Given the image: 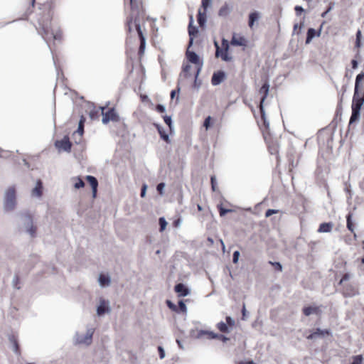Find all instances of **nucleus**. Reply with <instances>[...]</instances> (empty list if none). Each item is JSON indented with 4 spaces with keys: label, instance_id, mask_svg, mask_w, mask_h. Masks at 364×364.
Masks as SVG:
<instances>
[{
    "label": "nucleus",
    "instance_id": "52",
    "mask_svg": "<svg viewBox=\"0 0 364 364\" xmlns=\"http://www.w3.org/2000/svg\"><path fill=\"white\" fill-rule=\"evenodd\" d=\"M165 188V183H159L156 186L157 191L162 195L164 189Z\"/></svg>",
    "mask_w": 364,
    "mask_h": 364
},
{
    "label": "nucleus",
    "instance_id": "63",
    "mask_svg": "<svg viewBox=\"0 0 364 364\" xmlns=\"http://www.w3.org/2000/svg\"><path fill=\"white\" fill-rule=\"evenodd\" d=\"M246 312L247 311H246V309H245V305L243 304L242 309L243 319L245 318V317L246 316Z\"/></svg>",
    "mask_w": 364,
    "mask_h": 364
},
{
    "label": "nucleus",
    "instance_id": "31",
    "mask_svg": "<svg viewBox=\"0 0 364 364\" xmlns=\"http://www.w3.org/2000/svg\"><path fill=\"white\" fill-rule=\"evenodd\" d=\"M191 66L188 64L183 66V72L179 75L178 84L181 82V78L183 76L184 77H190L191 76L190 73V70Z\"/></svg>",
    "mask_w": 364,
    "mask_h": 364
},
{
    "label": "nucleus",
    "instance_id": "9",
    "mask_svg": "<svg viewBox=\"0 0 364 364\" xmlns=\"http://www.w3.org/2000/svg\"><path fill=\"white\" fill-rule=\"evenodd\" d=\"M331 331L328 329H321L317 328L314 329L309 335L306 336L309 340H315L317 338H323L326 336H331Z\"/></svg>",
    "mask_w": 364,
    "mask_h": 364
},
{
    "label": "nucleus",
    "instance_id": "29",
    "mask_svg": "<svg viewBox=\"0 0 364 364\" xmlns=\"http://www.w3.org/2000/svg\"><path fill=\"white\" fill-rule=\"evenodd\" d=\"M232 11V7H230L228 4L225 3L218 11V16L221 17L228 16Z\"/></svg>",
    "mask_w": 364,
    "mask_h": 364
},
{
    "label": "nucleus",
    "instance_id": "61",
    "mask_svg": "<svg viewBox=\"0 0 364 364\" xmlns=\"http://www.w3.org/2000/svg\"><path fill=\"white\" fill-rule=\"evenodd\" d=\"M146 188H147V186L146 185H144L141 188V197H144L145 195H146Z\"/></svg>",
    "mask_w": 364,
    "mask_h": 364
},
{
    "label": "nucleus",
    "instance_id": "18",
    "mask_svg": "<svg viewBox=\"0 0 364 364\" xmlns=\"http://www.w3.org/2000/svg\"><path fill=\"white\" fill-rule=\"evenodd\" d=\"M174 290L180 297L186 296L190 294L189 289L182 283L177 284L174 287Z\"/></svg>",
    "mask_w": 364,
    "mask_h": 364
},
{
    "label": "nucleus",
    "instance_id": "5",
    "mask_svg": "<svg viewBox=\"0 0 364 364\" xmlns=\"http://www.w3.org/2000/svg\"><path fill=\"white\" fill-rule=\"evenodd\" d=\"M21 219L23 221V225L26 232L31 237L36 235V227L33 225V220L32 215L28 212H23L19 214Z\"/></svg>",
    "mask_w": 364,
    "mask_h": 364
},
{
    "label": "nucleus",
    "instance_id": "13",
    "mask_svg": "<svg viewBox=\"0 0 364 364\" xmlns=\"http://www.w3.org/2000/svg\"><path fill=\"white\" fill-rule=\"evenodd\" d=\"M111 311L110 303L108 300H105L102 298L100 299V304L97 307V314L102 316L105 313H109Z\"/></svg>",
    "mask_w": 364,
    "mask_h": 364
},
{
    "label": "nucleus",
    "instance_id": "41",
    "mask_svg": "<svg viewBox=\"0 0 364 364\" xmlns=\"http://www.w3.org/2000/svg\"><path fill=\"white\" fill-rule=\"evenodd\" d=\"M19 277L18 274H15L12 280V286L14 289H19Z\"/></svg>",
    "mask_w": 364,
    "mask_h": 364
},
{
    "label": "nucleus",
    "instance_id": "22",
    "mask_svg": "<svg viewBox=\"0 0 364 364\" xmlns=\"http://www.w3.org/2000/svg\"><path fill=\"white\" fill-rule=\"evenodd\" d=\"M133 26L135 27V28L138 33L139 40H140V43H146V38L142 33V31L141 28V25H140V21L138 20L137 17H136V16L134 17V24H133Z\"/></svg>",
    "mask_w": 364,
    "mask_h": 364
},
{
    "label": "nucleus",
    "instance_id": "19",
    "mask_svg": "<svg viewBox=\"0 0 364 364\" xmlns=\"http://www.w3.org/2000/svg\"><path fill=\"white\" fill-rule=\"evenodd\" d=\"M93 335V330L88 329L85 336H83V339H80L79 338H75V343L77 344L85 343L89 345L91 343L92 338Z\"/></svg>",
    "mask_w": 364,
    "mask_h": 364
},
{
    "label": "nucleus",
    "instance_id": "4",
    "mask_svg": "<svg viewBox=\"0 0 364 364\" xmlns=\"http://www.w3.org/2000/svg\"><path fill=\"white\" fill-rule=\"evenodd\" d=\"M364 102V73L356 76L353 101Z\"/></svg>",
    "mask_w": 364,
    "mask_h": 364
},
{
    "label": "nucleus",
    "instance_id": "47",
    "mask_svg": "<svg viewBox=\"0 0 364 364\" xmlns=\"http://www.w3.org/2000/svg\"><path fill=\"white\" fill-rule=\"evenodd\" d=\"M84 186H85L84 181L81 178H77V182L74 184V187L77 189H79L80 188L84 187Z\"/></svg>",
    "mask_w": 364,
    "mask_h": 364
},
{
    "label": "nucleus",
    "instance_id": "53",
    "mask_svg": "<svg viewBox=\"0 0 364 364\" xmlns=\"http://www.w3.org/2000/svg\"><path fill=\"white\" fill-rule=\"evenodd\" d=\"M156 110L160 113L166 112V107L164 105L159 104L156 106Z\"/></svg>",
    "mask_w": 364,
    "mask_h": 364
},
{
    "label": "nucleus",
    "instance_id": "27",
    "mask_svg": "<svg viewBox=\"0 0 364 364\" xmlns=\"http://www.w3.org/2000/svg\"><path fill=\"white\" fill-rule=\"evenodd\" d=\"M297 204H299L302 210L301 213H306L309 208V202L302 196H297Z\"/></svg>",
    "mask_w": 364,
    "mask_h": 364
},
{
    "label": "nucleus",
    "instance_id": "56",
    "mask_svg": "<svg viewBox=\"0 0 364 364\" xmlns=\"http://www.w3.org/2000/svg\"><path fill=\"white\" fill-rule=\"evenodd\" d=\"M146 48V43H140L139 48V55H142L144 53Z\"/></svg>",
    "mask_w": 364,
    "mask_h": 364
},
{
    "label": "nucleus",
    "instance_id": "38",
    "mask_svg": "<svg viewBox=\"0 0 364 364\" xmlns=\"http://www.w3.org/2000/svg\"><path fill=\"white\" fill-rule=\"evenodd\" d=\"M217 327L219 329V331L223 332V333H229L230 332V329H229L228 326L223 321L219 322L217 324Z\"/></svg>",
    "mask_w": 364,
    "mask_h": 364
},
{
    "label": "nucleus",
    "instance_id": "16",
    "mask_svg": "<svg viewBox=\"0 0 364 364\" xmlns=\"http://www.w3.org/2000/svg\"><path fill=\"white\" fill-rule=\"evenodd\" d=\"M225 79V73L224 71L219 70L213 74L211 78V83L213 85L216 86L220 85Z\"/></svg>",
    "mask_w": 364,
    "mask_h": 364
},
{
    "label": "nucleus",
    "instance_id": "10",
    "mask_svg": "<svg viewBox=\"0 0 364 364\" xmlns=\"http://www.w3.org/2000/svg\"><path fill=\"white\" fill-rule=\"evenodd\" d=\"M301 311L306 316H309L312 314L321 316L322 314L321 306H317L315 304L304 306Z\"/></svg>",
    "mask_w": 364,
    "mask_h": 364
},
{
    "label": "nucleus",
    "instance_id": "36",
    "mask_svg": "<svg viewBox=\"0 0 364 364\" xmlns=\"http://www.w3.org/2000/svg\"><path fill=\"white\" fill-rule=\"evenodd\" d=\"M201 69H202V65H200V66L197 68V71L195 75L193 87H196L197 90H198L200 88V85H201L200 81L198 80V77L199 75V73H200Z\"/></svg>",
    "mask_w": 364,
    "mask_h": 364
},
{
    "label": "nucleus",
    "instance_id": "60",
    "mask_svg": "<svg viewBox=\"0 0 364 364\" xmlns=\"http://www.w3.org/2000/svg\"><path fill=\"white\" fill-rule=\"evenodd\" d=\"M181 90V88L179 87V85H178V87H177V90H173L171 92V99H173L176 94V93H178Z\"/></svg>",
    "mask_w": 364,
    "mask_h": 364
},
{
    "label": "nucleus",
    "instance_id": "2",
    "mask_svg": "<svg viewBox=\"0 0 364 364\" xmlns=\"http://www.w3.org/2000/svg\"><path fill=\"white\" fill-rule=\"evenodd\" d=\"M16 192L14 186L9 187L4 196L3 208L4 212H11L16 206Z\"/></svg>",
    "mask_w": 364,
    "mask_h": 364
},
{
    "label": "nucleus",
    "instance_id": "17",
    "mask_svg": "<svg viewBox=\"0 0 364 364\" xmlns=\"http://www.w3.org/2000/svg\"><path fill=\"white\" fill-rule=\"evenodd\" d=\"M193 16H190V23L188 25V35L189 39V47H191L193 43L194 36L198 33V29L196 26H193Z\"/></svg>",
    "mask_w": 364,
    "mask_h": 364
},
{
    "label": "nucleus",
    "instance_id": "6",
    "mask_svg": "<svg viewBox=\"0 0 364 364\" xmlns=\"http://www.w3.org/2000/svg\"><path fill=\"white\" fill-rule=\"evenodd\" d=\"M139 4L140 3L137 0H130L132 13L127 21L129 32L132 31L133 24H134V17H137V19L139 20Z\"/></svg>",
    "mask_w": 364,
    "mask_h": 364
},
{
    "label": "nucleus",
    "instance_id": "40",
    "mask_svg": "<svg viewBox=\"0 0 364 364\" xmlns=\"http://www.w3.org/2000/svg\"><path fill=\"white\" fill-rule=\"evenodd\" d=\"M361 31L358 30L356 33V41L355 43V46L357 48H360L361 47Z\"/></svg>",
    "mask_w": 364,
    "mask_h": 364
},
{
    "label": "nucleus",
    "instance_id": "64",
    "mask_svg": "<svg viewBox=\"0 0 364 364\" xmlns=\"http://www.w3.org/2000/svg\"><path fill=\"white\" fill-rule=\"evenodd\" d=\"M181 220H180V219H178V220H176V221L174 222L175 226H179V225H180V224H181Z\"/></svg>",
    "mask_w": 364,
    "mask_h": 364
},
{
    "label": "nucleus",
    "instance_id": "20",
    "mask_svg": "<svg viewBox=\"0 0 364 364\" xmlns=\"http://www.w3.org/2000/svg\"><path fill=\"white\" fill-rule=\"evenodd\" d=\"M186 57L191 63L197 65L198 68L200 66V65H203V63L200 62V58H199L198 55L196 53H195L194 51L187 50L186 51Z\"/></svg>",
    "mask_w": 364,
    "mask_h": 364
},
{
    "label": "nucleus",
    "instance_id": "39",
    "mask_svg": "<svg viewBox=\"0 0 364 364\" xmlns=\"http://www.w3.org/2000/svg\"><path fill=\"white\" fill-rule=\"evenodd\" d=\"M163 118H164V122L168 126L170 131L171 132L173 129V127L171 116L165 115V116H164Z\"/></svg>",
    "mask_w": 364,
    "mask_h": 364
},
{
    "label": "nucleus",
    "instance_id": "62",
    "mask_svg": "<svg viewBox=\"0 0 364 364\" xmlns=\"http://www.w3.org/2000/svg\"><path fill=\"white\" fill-rule=\"evenodd\" d=\"M351 65L353 69H356L358 68V61L355 59L351 60Z\"/></svg>",
    "mask_w": 364,
    "mask_h": 364
},
{
    "label": "nucleus",
    "instance_id": "28",
    "mask_svg": "<svg viewBox=\"0 0 364 364\" xmlns=\"http://www.w3.org/2000/svg\"><path fill=\"white\" fill-rule=\"evenodd\" d=\"M333 227V224L331 222L329 223H323L320 224L318 232H330Z\"/></svg>",
    "mask_w": 364,
    "mask_h": 364
},
{
    "label": "nucleus",
    "instance_id": "37",
    "mask_svg": "<svg viewBox=\"0 0 364 364\" xmlns=\"http://www.w3.org/2000/svg\"><path fill=\"white\" fill-rule=\"evenodd\" d=\"M84 122H85V118L83 116H82L79 121L77 129L75 132L80 136L83 134V132H84Z\"/></svg>",
    "mask_w": 364,
    "mask_h": 364
},
{
    "label": "nucleus",
    "instance_id": "44",
    "mask_svg": "<svg viewBox=\"0 0 364 364\" xmlns=\"http://www.w3.org/2000/svg\"><path fill=\"white\" fill-rule=\"evenodd\" d=\"M218 208H219V213H220V216H224L225 215H226L228 213H230V212H232V210L231 209H226V208H224L222 205H218Z\"/></svg>",
    "mask_w": 364,
    "mask_h": 364
},
{
    "label": "nucleus",
    "instance_id": "7",
    "mask_svg": "<svg viewBox=\"0 0 364 364\" xmlns=\"http://www.w3.org/2000/svg\"><path fill=\"white\" fill-rule=\"evenodd\" d=\"M269 90V85L267 82H264L259 90V93L262 95L259 103V110L261 112L262 119H263L264 122V124L267 128L269 127V124L267 121L262 104L268 95Z\"/></svg>",
    "mask_w": 364,
    "mask_h": 364
},
{
    "label": "nucleus",
    "instance_id": "3",
    "mask_svg": "<svg viewBox=\"0 0 364 364\" xmlns=\"http://www.w3.org/2000/svg\"><path fill=\"white\" fill-rule=\"evenodd\" d=\"M349 279L350 274L346 273L343 275L339 282V284L342 285L341 294L344 297H353L359 294V290L356 286L350 283H345V282L348 281Z\"/></svg>",
    "mask_w": 364,
    "mask_h": 364
},
{
    "label": "nucleus",
    "instance_id": "14",
    "mask_svg": "<svg viewBox=\"0 0 364 364\" xmlns=\"http://www.w3.org/2000/svg\"><path fill=\"white\" fill-rule=\"evenodd\" d=\"M363 103H361L360 100L358 102H352V114L350 119V123H353L357 121L360 117V110Z\"/></svg>",
    "mask_w": 364,
    "mask_h": 364
},
{
    "label": "nucleus",
    "instance_id": "58",
    "mask_svg": "<svg viewBox=\"0 0 364 364\" xmlns=\"http://www.w3.org/2000/svg\"><path fill=\"white\" fill-rule=\"evenodd\" d=\"M277 213V210H274V209H268L266 213H265V216L267 218V217H269L271 216L272 215L274 214V213Z\"/></svg>",
    "mask_w": 364,
    "mask_h": 364
},
{
    "label": "nucleus",
    "instance_id": "32",
    "mask_svg": "<svg viewBox=\"0 0 364 364\" xmlns=\"http://www.w3.org/2000/svg\"><path fill=\"white\" fill-rule=\"evenodd\" d=\"M10 343L12 344L13 350L15 353L19 354V346L18 343L17 338L15 337V336L11 335L9 338Z\"/></svg>",
    "mask_w": 364,
    "mask_h": 364
},
{
    "label": "nucleus",
    "instance_id": "30",
    "mask_svg": "<svg viewBox=\"0 0 364 364\" xmlns=\"http://www.w3.org/2000/svg\"><path fill=\"white\" fill-rule=\"evenodd\" d=\"M259 18V14L257 11H254L250 14L249 15V22L248 25L250 28H252L255 22L257 21Z\"/></svg>",
    "mask_w": 364,
    "mask_h": 364
},
{
    "label": "nucleus",
    "instance_id": "54",
    "mask_svg": "<svg viewBox=\"0 0 364 364\" xmlns=\"http://www.w3.org/2000/svg\"><path fill=\"white\" fill-rule=\"evenodd\" d=\"M210 116L207 117L204 120L203 126L205 127L206 129H208L210 127Z\"/></svg>",
    "mask_w": 364,
    "mask_h": 364
},
{
    "label": "nucleus",
    "instance_id": "59",
    "mask_svg": "<svg viewBox=\"0 0 364 364\" xmlns=\"http://www.w3.org/2000/svg\"><path fill=\"white\" fill-rule=\"evenodd\" d=\"M158 350L159 352V358L161 359H163L165 357V352H164V348L161 346H159Z\"/></svg>",
    "mask_w": 364,
    "mask_h": 364
},
{
    "label": "nucleus",
    "instance_id": "35",
    "mask_svg": "<svg viewBox=\"0 0 364 364\" xmlns=\"http://www.w3.org/2000/svg\"><path fill=\"white\" fill-rule=\"evenodd\" d=\"M87 181L90 184L92 189H96L98 186V181L95 176H87L86 177Z\"/></svg>",
    "mask_w": 364,
    "mask_h": 364
},
{
    "label": "nucleus",
    "instance_id": "50",
    "mask_svg": "<svg viewBox=\"0 0 364 364\" xmlns=\"http://www.w3.org/2000/svg\"><path fill=\"white\" fill-rule=\"evenodd\" d=\"M240 252L236 250L233 252V255H232V262L234 264H236L238 262V260H239V257H240Z\"/></svg>",
    "mask_w": 364,
    "mask_h": 364
},
{
    "label": "nucleus",
    "instance_id": "42",
    "mask_svg": "<svg viewBox=\"0 0 364 364\" xmlns=\"http://www.w3.org/2000/svg\"><path fill=\"white\" fill-rule=\"evenodd\" d=\"M159 223L160 225V231L161 232L164 231L166 229V225H167V222H166V219L164 217L160 218L159 220Z\"/></svg>",
    "mask_w": 364,
    "mask_h": 364
},
{
    "label": "nucleus",
    "instance_id": "45",
    "mask_svg": "<svg viewBox=\"0 0 364 364\" xmlns=\"http://www.w3.org/2000/svg\"><path fill=\"white\" fill-rule=\"evenodd\" d=\"M167 306L175 312H178V308L170 300H166Z\"/></svg>",
    "mask_w": 364,
    "mask_h": 364
},
{
    "label": "nucleus",
    "instance_id": "57",
    "mask_svg": "<svg viewBox=\"0 0 364 364\" xmlns=\"http://www.w3.org/2000/svg\"><path fill=\"white\" fill-rule=\"evenodd\" d=\"M215 48H216V50H215V56L216 57H219L221 55V50H223V49H220L218 43L215 41Z\"/></svg>",
    "mask_w": 364,
    "mask_h": 364
},
{
    "label": "nucleus",
    "instance_id": "23",
    "mask_svg": "<svg viewBox=\"0 0 364 364\" xmlns=\"http://www.w3.org/2000/svg\"><path fill=\"white\" fill-rule=\"evenodd\" d=\"M154 125L157 129V131H158V132H159V134L160 135V137L163 140H164L166 143H168V144L171 143V140H170L169 136L166 132L164 129L159 124L154 123Z\"/></svg>",
    "mask_w": 364,
    "mask_h": 364
},
{
    "label": "nucleus",
    "instance_id": "43",
    "mask_svg": "<svg viewBox=\"0 0 364 364\" xmlns=\"http://www.w3.org/2000/svg\"><path fill=\"white\" fill-rule=\"evenodd\" d=\"M231 44L232 46H242L244 44V39L240 38V39L233 37L231 40Z\"/></svg>",
    "mask_w": 364,
    "mask_h": 364
},
{
    "label": "nucleus",
    "instance_id": "8",
    "mask_svg": "<svg viewBox=\"0 0 364 364\" xmlns=\"http://www.w3.org/2000/svg\"><path fill=\"white\" fill-rule=\"evenodd\" d=\"M102 114V122L103 124H107L109 121L117 122L119 121V115L115 112L114 108L109 109L107 112H104V109H105L104 107H101Z\"/></svg>",
    "mask_w": 364,
    "mask_h": 364
},
{
    "label": "nucleus",
    "instance_id": "26",
    "mask_svg": "<svg viewBox=\"0 0 364 364\" xmlns=\"http://www.w3.org/2000/svg\"><path fill=\"white\" fill-rule=\"evenodd\" d=\"M98 282L101 287H108L111 284V278L109 275L100 274L98 277Z\"/></svg>",
    "mask_w": 364,
    "mask_h": 364
},
{
    "label": "nucleus",
    "instance_id": "46",
    "mask_svg": "<svg viewBox=\"0 0 364 364\" xmlns=\"http://www.w3.org/2000/svg\"><path fill=\"white\" fill-rule=\"evenodd\" d=\"M201 4L204 11L206 12L207 9L211 6L212 0H201Z\"/></svg>",
    "mask_w": 364,
    "mask_h": 364
},
{
    "label": "nucleus",
    "instance_id": "33",
    "mask_svg": "<svg viewBox=\"0 0 364 364\" xmlns=\"http://www.w3.org/2000/svg\"><path fill=\"white\" fill-rule=\"evenodd\" d=\"M198 23L200 27H203L206 23V12H201L200 10L198 11Z\"/></svg>",
    "mask_w": 364,
    "mask_h": 364
},
{
    "label": "nucleus",
    "instance_id": "12",
    "mask_svg": "<svg viewBox=\"0 0 364 364\" xmlns=\"http://www.w3.org/2000/svg\"><path fill=\"white\" fill-rule=\"evenodd\" d=\"M55 146L59 150L70 152L71 151L72 144L70 141L69 137L65 136L61 140H57L55 142Z\"/></svg>",
    "mask_w": 364,
    "mask_h": 364
},
{
    "label": "nucleus",
    "instance_id": "51",
    "mask_svg": "<svg viewBox=\"0 0 364 364\" xmlns=\"http://www.w3.org/2000/svg\"><path fill=\"white\" fill-rule=\"evenodd\" d=\"M226 324L228 326H233L235 323V320L231 316H227L226 318Z\"/></svg>",
    "mask_w": 364,
    "mask_h": 364
},
{
    "label": "nucleus",
    "instance_id": "34",
    "mask_svg": "<svg viewBox=\"0 0 364 364\" xmlns=\"http://www.w3.org/2000/svg\"><path fill=\"white\" fill-rule=\"evenodd\" d=\"M319 35H320V31L316 32L315 31V29H314V28H309V30L307 31L306 43H309L314 37H315L316 36H318Z\"/></svg>",
    "mask_w": 364,
    "mask_h": 364
},
{
    "label": "nucleus",
    "instance_id": "24",
    "mask_svg": "<svg viewBox=\"0 0 364 364\" xmlns=\"http://www.w3.org/2000/svg\"><path fill=\"white\" fill-rule=\"evenodd\" d=\"M225 44V48L223 50H221L220 57L223 59V60H224L225 62H230L232 60V58L231 56H230L228 54V48H229L228 42V41L223 39V45L224 46Z\"/></svg>",
    "mask_w": 364,
    "mask_h": 364
},
{
    "label": "nucleus",
    "instance_id": "11",
    "mask_svg": "<svg viewBox=\"0 0 364 364\" xmlns=\"http://www.w3.org/2000/svg\"><path fill=\"white\" fill-rule=\"evenodd\" d=\"M264 140L267 144L269 151L271 154H277L279 151V145L277 139H273L269 134H264Z\"/></svg>",
    "mask_w": 364,
    "mask_h": 364
},
{
    "label": "nucleus",
    "instance_id": "15",
    "mask_svg": "<svg viewBox=\"0 0 364 364\" xmlns=\"http://www.w3.org/2000/svg\"><path fill=\"white\" fill-rule=\"evenodd\" d=\"M203 335H208V338L209 339L218 338V339L223 341V342H225L228 340V338H227L224 335L218 334V333H215L213 331H204V330H201L198 332V337L200 338Z\"/></svg>",
    "mask_w": 364,
    "mask_h": 364
},
{
    "label": "nucleus",
    "instance_id": "21",
    "mask_svg": "<svg viewBox=\"0 0 364 364\" xmlns=\"http://www.w3.org/2000/svg\"><path fill=\"white\" fill-rule=\"evenodd\" d=\"M353 214L349 213L346 216V226L348 230L353 234L354 240L357 239V235L355 232V224L352 220Z\"/></svg>",
    "mask_w": 364,
    "mask_h": 364
},
{
    "label": "nucleus",
    "instance_id": "1",
    "mask_svg": "<svg viewBox=\"0 0 364 364\" xmlns=\"http://www.w3.org/2000/svg\"><path fill=\"white\" fill-rule=\"evenodd\" d=\"M39 28L38 30V33L43 37L44 41L46 42L48 48L50 50V52L53 53L52 48H50L48 41L50 39H53L55 41H61L62 39V32L60 30H53L51 26V18L49 16L46 21L39 20ZM53 55V60L54 64L55 65V57Z\"/></svg>",
    "mask_w": 364,
    "mask_h": 364
},
{
    "label": "nucleus",
    "instance_id": "55",
    "mask_svg": "<svg viewBox=\"0 0 364 364\" xmlns=\"http://www.w3.org/2000/svg\"><path fill=\"white\" fill-rule=\"evenodd\" d=\"M210 181H211L212 190L213 191H215L216 190L217 183H216V178H215V177L214 176H211Z\"/></svg>",
    "mask_w": 364,
    "mask_h": 364
},
{
    "label": "nucleus",
    "instance_id": "25",
    "mask_svg": "<svg viewBox=\"0 0 364 364\" xmlns=\"http://www.w3.org/2000/svg\"><path fill=\"white\" fill-rule=\"evenodd\" d=\"M32 196L41 198L43 194V183L41 180L36 181L34 188L32 190Z\"/></svg>",
    "mask_w": 364,
    "mask_h": 364
},
{
    "label": "nucleus",
    "instance_id": "49",
    "mask_svg": "<svg viewBox=\"0 0 364 364\" xmlns=\"http://www.w3.org/2000/svg\"><path fill=\"white\" fill-rule=\"evenodd\" d=\"M269 263L274 267V269L279 272H282V266L280 262H269Z\"/></svg>",
    "mask_w": 364,
    "mask_h": 364
},
{
    "label": "nucleus",
    "instance_id": "48",
    "mask_svg": "<svg viewBox=\"0 0 364 364\" xmlns=\"http://www.w3.org/2000/svg\"><path fill=\"white\" fill-rule=\"evenodd\" d=\"M178 308L182 312L186 313L187 312V307L186 304L183 302V300H180L178 301Z\"/></svg>",
    "mask_w": 364,
    "mask_h": 364
}]
</instances>
